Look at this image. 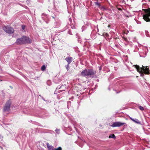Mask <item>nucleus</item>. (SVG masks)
Here are the masks:
<instances>
[{
	"label": "nucleus",
	"instance_id": "4",
	"mask_svg": "<svg viewBox=\"0 0 150 150\" xmlns=\"http://www.w3.org/2000/svg\"><path fill=\"white\" fill-rule=\"evenodd\" d=\"M11 103V102L10 100L8 101L6 103L4 108V111L7 112L9 110Z\"/></svg>",
	"mask_w": 150,
	"mask_h": 150
},
{
	"label": "nucleus",
	"instance_id": "9",
	"mask_svg": "<svg viewBox=\"0 0 150 150\" xmlns=\"http://www.w3.org/2000/svg\"><path fill=\"white\" fill-rule=\"evenodd\" d=\"M47 146L49 150H55V149L53 146L50 145L48 143L47 144Z\"/></svg>",
	"mask_w": 150,
	"mask_h": 150
},
{
	"label": "nucleus",
	"instance_id": "17",
	"mask_svg": "<svg viewBox=\"0 0 150 150\" xmlns=\"http://www.w3.org/2000/svg\"><path fill=\"white\" fill-rule=\"evenodd\" d=\"M139 108L140 110H144V109L143 108L142 106H139Z\"/></svg>",
	"mask_w": 150,
	"mask_h": 150
},
{
	"label": "nucleus",
	"instance_id": "5",
	"mask_svg": "<svg viewBox=\"0 0 150 150\" xmlns=\"http://www.w3.org/2000/svg\"><path fill=\"white\" fill-rule=\"evenodd\" d=\"M149 16H150V10H147L146 14L143 15V18L147 22L150 21V19L149 18Z\"/></svg>",
	"mask_w": 150,
	"mask_h": 150
},
{
	"label": "nucleus",
	"instance_id": "2",
	"mask_svg": "<svg viewBox=\"0 0 150 150\" xmlns=\"http://www.w3.org/2000/svg\"><path fill=\"white\" fill-rule=\"evenodd\" d=\"M32 42L31 39L26 36H23L17 39L16 43L18 45H21L25 43H30Z\"/></svg>",
	"mask_w": 150,
	"mask_h": 150
},
{
	"label": "nucleus",
	"instance_id": "10",
	"mask_svg": "<svg viewBox=\"0 0 150 150\" xmlns=\"http://www.w3.org/2000/svg\"><path fill=\"white\" fill-rule=\"evenodd\" d=\"M66 60L69 64L72 60V58L71 57H68L66 58Z\"/></svg>",
	"mask_w": 150,
	"mask_h": 150
},
{
	"label": "nucleus",
	"instance_id": "12",
	"mask_svg": "<svg viewBox=\"0 0 150 150\" xmlns=\"http://www.w3.org/2000/svg\"><path fill=\"white\" fill-rule=\"evenodd\" d=\"M130 119H131L132 121L136 123H137V124H140V121L137 119H133L132 118L130 117Z\"/></svg>",
	"mask_w": 150,
	"mask_h": 150
},
{
	"label": "nucleus",
	"instance_id": "18",
	"mask_svg": "<svg viewBox=\"0 0 150 150\" xmlns=\"http://www.w3.org/2000/svg\"><path fill=\"white\" fill-rule=\"evenodd\" d=\"M59 129H56L55 130V131L57 134H59Z\"/></svg>",
	"mask_w": 150,
	"mask_h": 150
},
{
	"label": "nucleus",
	"instance_id": "16",
	"mask_svg": "<svg viewBox=\"0 0 150 150\" xmlns=\"http://www.w3.org/2000/svg\"><path fill=\"white\" fill-rule=\"evenodd\" d=\"M55 150H62V148L61 147H59L57 148H55Z\"/></svg>",
	"mask_w": 150,
	"mask_h": 150
},
{
	"label": "nucleus",
	"instance_id": "11",
	"mask_svg": "<svg viewBox=\"0 0 150 150\" xmlns=\"http://www.w3.org/2000/svg\"><path fill=\"white\" fill-rule=\"evenodd\" d=\"M57 88L61 89V90L60 91H62L64 90L65 88V87L64 86L62 85V86H61L59 87V86Z\"/></svg>",
	"mask_w": 150,
	"mask_h": 150
},
{
	"label": "nucleus",
	"instance_id": "7",
	"mask_svg": "<svg viewBox=\"0 0 150 150\" xmlns=\"http://www.w3.org/2000/svg\"><path fill=\"white\" fill-rule=\"evenodd\" d=\"M96 73L95 71L91 69H87V77L95 75Z\"/></svg>",
	"mask_w": 150,
	"mask_h": 150
},
{
	"label": "nucleus",
	"instance_id": "21",
	"mask_svg": "<svg viewBox=\"0 0 150 150\" xmlns=\"http://www.w3.org/2000/svg\"><path fill=\"white\" fill-rule=\"evenodd\" d=\"M124 40H125V41H127V39L126 38H124Z\"/></svg>",
	"mask_w": 150,
	"mask_h": 150
},
{
	"label": "nucleus",
	"instance_id": "19",
	"mask_svg": "<svg viewBox=\"0 0 150 150\" xmlns=\"http://www.w3.org/2000/svg\"><path fill=\"white\" fill-rule=\"evenodd\" d=\"M69 64H68L66 66V68H67V70H68L69 69Z\"/></svg>",
	"mask_w": 150,
	"mask_h": 150
},
{
	"label": "nucleus",
	"instance_id": "22",
	"mask_svg": "<svg viewBox=\"0 0 150 150\" xmlns=\"http://www.w3.org/2000/svg\"><path fill=\"white\" fill-rule=\"evenodd\" d=\"M101 68H100V70H101Z\"/></svg>",
	"mask_w": 150,
	"mask_h": 150
},
{
	"label": "nucleus",
	"instance_id": "20",
	"mask_svg": "<svg viewBox=\"0 0 150 150\" xmlns=\"http://www.w3.org/2000/svg\"><path fill=\"white\" fill-rule=\"evenodd\" d=\"M22 28L23 30H24L25 28V26L24 25H22Z\"/></svg>",
	"mask_w": 150,
	"mask_h": 150
},
{
	"label": "nucleus",
	"instance_id": "13",
	"mask_svg": "<svg viewBox=\"0 0 150 150\" xmlns=\"http://www.w3.org/2000/svg\"><path fill=\"white\" fill-rule=\"evenodd\" d=\"M109 138H112L115 139V136L114 134H110L109 137Z\"/></svg>",
	"mask_w": 150,
	"mask_h": 150
},
{
	"label": "nucleus",
	"instance_id": "3",
	"mask_svg": "<svg viewBox=\"0 0 150 150\" xmlns=\"http://www.w3.org/2000/svg\"><path fill=\"white\" fill-rule=\"evenodd\" d=\"M3 29L5 32L9 34L13 33L14 32L13 29L11 28L10 26H4L3 27Z\"/></svg>",
	"mask_w": 150,
	"mask_h": 150
},
{
	"label": "nucleus",
	"instance_id": "8",
	"mask_svg": "<svg viewBox=\"0 0 150 150\" xmlns=\"http://www.w3.org/2000/svg\"><path fill=\"white\" fill-rule=\"evenodd\" d=\"M80 75L85 77H87V69H85L81 73Z\"/></svg>",
	"mask_w": 150,
	"mask_h": 150
},
{
	"label": "nucleus",
	"instance_id": "15",
	"mask_svg": "<svg viewBox=\"0 0 150 150\" xmlns=\"http://www.w3.org/2000/svg\"><path fill=\"white\" fill-rule=\"evenodd\" d=\"M101 9L103 11H104L106 9L105 7L104 6H102L101 7Z\"/></svg>",
	"mask_w": 150,
	"mask_h": 150
},
{
	"label": "nucleus",
	"instance_id": "14",
	"mask_svg": "<svg viewBox=\"0 0 150 150\" xmlns=\"http://www.w3.org/2000/svg\"><path fill=\"white\" fill-rule=\"evenodd\" d=\"M45 65H43L41 67V70L42 71H44L45 69Z\"/></svg>",
	"mask_w": 150,
	"mask_h": 150
},
{
	"label": "nucleus",
	"instance_id": "1",
	"mask_svg": "<svg viewBox=\"0 0 150 150\" xmlns=\"http://www.w3.org/2000/svg\"><path fill=\"white\" fill-rule=\"evenodd\" d=\"M134 66L142 76L144 75V73L146 74L149 73V69L148 66L144 67L142 65V67H140L139 66L137 65H134Z\"/></svg>",
	"mask_w": 150,
	"mask_h": 150
},
{
	"label": "nucleus",
	"instance_id": "6",
	"mask_svg": "<svg viewBox=\"0 0 150 150\" xmlns=\"http://www.w3.org/2000/svg\"><path fill=\"white\" fill-rule=\"evenodd\" d=\"M125 123H122L120 122H114L111 125L112 127H119L125 124Z\"/></svg>",
	"mask_w": 150,
	"mask_h": 150
}]
</instances>
